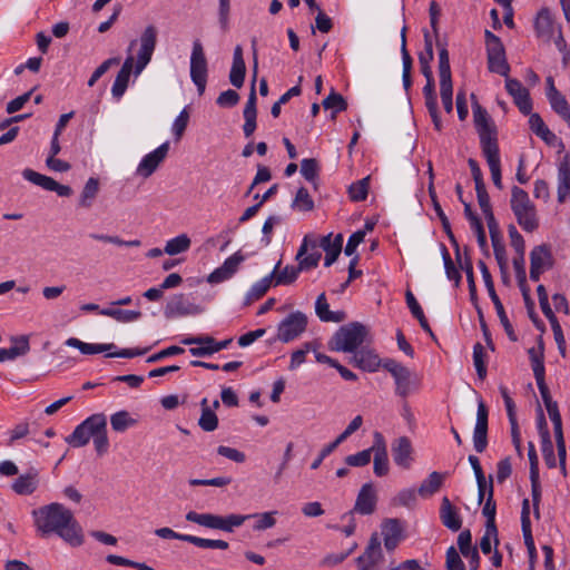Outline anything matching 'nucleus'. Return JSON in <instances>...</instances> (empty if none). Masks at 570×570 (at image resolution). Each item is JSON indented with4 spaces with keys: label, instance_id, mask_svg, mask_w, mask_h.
<instances>
[{
    "label": "nucleus",
    "instance_id": "obj_1",
    "mask_svg": "<svg viewBox=\"0 0 570 570\" xmlns=\"http://www.w3.org/2000/svg\"><path fill=\"white\" fill-rule=\"evenodd\" d=\"M35 527L41 537L57 534L71 547L83 543L82 528L73 513L61 503H50L32 511Z\"/></svg>",
    "mask_w": 570,
    "mask_h": 570
},
{
    "label": "nucleus",
    "instance_id": "obj_2",
    "mask_svg": "<svg viewBox=\"0 0 570 570\" xmlns=\"http://www.w3.org/2000/svg\"><path fill=\"white\" fill-rule=\"evenodd\" d=\"M510 205L518 224L523 230L532 233L539 227L535 205L525 190L513 186L511 189Z\"/></svg>",
    "mask_w": 570,
    "mask_h": 570
},
{
    "label": "nucleus",
    "instance_id": "obj_3",
    "mask_svg": "<svg viewBox=\"0 0 570 570\" xmlns=\"http://www.w3.org/2000/svg\"><path fill=\"white\" fill-rule=\"evenodd\" d=\"M367 328L358 322H353L340 327L330 341L332 351L356 352L366 341Z\"/></svg>",
    "mask_w": 570,
    "mask_h": 570
},
{
    "label": "nucleus",
    "instance_id": "obj_4",
    "mask_svg": "<svg viewBox=\"0 0 570 570\" xmlns=\"http://www.w3.org/2000/svg\"><path fill=\"white\" fill-rule=\"evenodd\" d=\"M158 39V29L155 24H147L142 32L139 36L138 40H131L128 47L130 51L137 43L139 45V49L137 51L136 58L134 57V73L135 76H139L144 69L151 61L153 55L155 52Z\"/></svg>",
    "mask_w": 570,
    "mask_h": 570
},
{
    "label": "nucleus",
    "instance_id": "obj_5",
    "mask_svg": "<svg viewBox=\"0 0 570 570\" xmlns=\"http://www.w3.org/2000/svg\"><path fill=\"white\" fill-rule=\"evenodd\" d=\"M383 553L381 542L376 534L370 539L365 551L356 559L357 570H373L382 560ZM389 570H420V564L416 560H406L399 566L392 567Z\"/></svg>",
    "mask_w": 570,
    "mask_h": 570
},
{
    "label": "nucleus",
    "instance_id": "obj_6",
    "mask_svg": "<svg viewBox=\"0 0 570 570\" xmlns=\"http://www.w3.org/2000/svg\"><path fill=\"white\" fill-rule=\"evenodd\" d=\"M383 367L391 373L395 381V393L402 397H406L420 386V379L407 367L394 360L384 362Z\"/></svg>",
    "mask_w": 570,
    "mask_h": 570
},
{
    "label": "nucleus",
    "instance_id": "obj_7",
    "mask_svg": "<svg viewBox=\"0 0 570 570\" xmlns=\"http://www.w3.org/2000/svg\"><path fill=\"white\" fill-rule=\"evenodd\" d=\"M106 415L102 413L92 414L76 426L73 432L66 438V442L73 448H81L88 444L99 429L104 428Z\"/></svg>",
    "mask_w": 570,
    "mask_h": 570
},
{
    "label": "nucleus",
    "instance_id": "obj_8",
    "mask_svg": "<svg viewBox=\"0 0 570 570\" xmlns=\"http://www.w3.org/2000/svg\"><path fill=\"white\" fill-rule=\"evenodd\" d=\"M473 119L479 134L482 151L488 150V148L499 147L495 127L493 126L487 110L478 104L473 106Z\"/></svg>",
    "mask_w": 570,
    "mask_h": 570
},
{
    "label": "nucleus",
    "instance_id": "obj_9",
    "mask_svg": "<svg viewBox=\"0 0 570 570\" xmlns=\"http://www.w3.org/2000/svg\"><path fill=\"white\" fill-rule=\"evenodd\" d=\"M479 267H480V271H481V274H482V277H483V281H484V285L488 289V293H489V296L495 307V311H497V314L500 318V323L502 324L508 337L512 341V342H515L518 340L515 333H514V330L512 327V324L510 323L505 312H504V308H503V305L499 298V296L497 295L495 293V289H494V284H493V279H492V276H491V273L489 271V268L487 267L485 263L483 261H480L479 262Z\"/></svg>",
    "mask_w": 570,
    "mask_h": 570
},
{
    "label": "nucleus",
    "instance_id": "obj_10",
    "mask_svg": "<svg viewBox=\"0 0 570 570\" xmlns=\"http://www.w3.org/2000/svg\"><path fill=\"white\" fill-rule=\"evenodd\" d=\"M307 327V316L299 311L286 316L277 327V340L288 343L301 336Z\"/></svg>",
    "mask_w": 570,
    "mask_h": 570
},
{
    "label": "nucleus",
    "instance_id": "obj_11",
    "mask_svg": "<svg viewBox=\"0 0 570 570\" xmlns=\"http://www.w3.org/2000/svg\"><path fill=\"white\" fill-rule=\"evenodd\" d=\"M190 78L199 95H203L207 83V59L199 41L193 43L190 56Z\"/></svg>",
    "mask_w": 570,
    "mask_h": 570
},
{
    "label": "nucleus",
    "instance_id": "obj_12",
    "mask_svg": "<svg viewBox=\"0 0 570 570\" xmlns=\"http://www.w3.org/2000/svg\"><path fill=\"white\" fill-rule=\"evenodd\" d=\"M317 248V239L306 235L295 257L302 271H307L318 265L321 253Z\"/></svg>",
    "mask_w": 570,
    "mask_h": 570
},
{
    "label": "nucleus",
    "instance_id": "obj_13",
    "mask_svg": "<svg viewBox=\"0 0 570 570\" xmlns=\"http://www.w3.org/2000/svg\"><path fill=\"white\" fill-rule=\"evenodd\" d=\"M169 151V142L165 141L151 153L147 154L137 167V175L148 178L150 177L160 164L166 159Z\"/></svg>",
    "mask_w": 570,
    "mask_h": 570
},
{
    "label": "nucleus",
    "instance_id": "obj_14",
    "mask_svg": "<svg viewBox=\"0 0 570 570\" xmlns=\"http://www.w3.org/2000/svg\"><path fill=\"white\" fill-rule=\"evenodd\" d=\"M373 471L377 476H384L390 471L386 442L382 433L374 432L372 444Z\"/></svg>",
    "mask_w": 570,
    "mask_h": 570
},
{
    "label": "nucleus",
    "instance_id": "obj_15",
    "mask_svg": "<svg viewBox=\"0 0 570 570\" xmlns=\"http://www.w3.org/2000/svg\"><path fill=\"white\" fill-rule=\"evenodd\" d=\"M22 176L26 180L40 186L46 190L55 191L61 197H69L72 194V189L69 186L61 185L53 178L39 174L30 168H26L22 171Z\"/></svg>",
    "mask_w": 570,
    "mask_h": 570
},
{
    "label": "nucleus",
    "instance_id": "obj_16",
    "mask_svg": "<svg viewBox=\"0 0 570 570\" xmlns=\"http://www.w3.org/2000/svg\"><path fill=\"white\" fill-rule=\"evenodd\" d=\"M488 407L483 401H479L476 423L473 431V445L478 453H482L488 445Z\"/></svg>",
    "mask_w": 570,
    "mask_h": 570
},
{
    "label": "nucleus",
    "instance_id": "obj_17",
    "mask_svg": "<svg viewBox=\"0 0 570 570\" xmlns=\"http://www.w3.org/2000/svg\"><path fill=\"white\" fill-rule=\"evenodd\" d=\"M244 259L245 257L240 254V252H236L230 257H228L222 266L208 275L207 282L210 284H219L229 279L237 272Z\"/></svg>",
    "mask_w": 570,
    "mask_h": 570
},
{
    "label": "nucleus",
    "instance_id": "obj_18",
    "mask_svg": "<svg viewBox=\"0 0 570 570\" xmlns=\"http://www.w3.org/2000/svg\"><path fill=\"white\" fill-rule=\"evenodd\" d=\"M505 88L509 95L513 97L514 104L519 110L529 115L532 109V102L528 89H525L518 79L505 77Z\"/></svg>",
    "mask_w": 570,
    "mask_h": 570
},
{
    "label": "nucleus",
    "instance_id": "obj_19",
    "mask_svg": "<svg viewBox=\"0 0 570 570\" xmlns=\"http://www.w3.org/2000/svg\"><path fill=\"white\" fill-rule=\"evenodd\" d=\"M376 507V493L371 483L364 484L356 498L354 508L352 511L360 514H372Z\"/></svg>",
    "mask_w": 570,
    "mask_h": 570
},
{
    "label": "nucleus",
    "instance_id": "obj_20",
    "mask_svg": "<svg viewBox=\"0 0 570 570\" xmlns=\"http://www.w3.org/2000/svg\"><path fill=\"white\" fill-rule=\"evenodd\" d=\"M412 444L409 438H397L392 444V455L396 465L409 469L412 464Z\"/></svg>",
    "mask_w": 570,
    "mask_h": 570
},
{
    "label": "nucleus",
    "instance_id": "obj_21",
    "mask_svg": "<svg viewBox=\"0 0 570 570\" xmlns=\"http://www.w3.org/2000/svg\"><path fill=\"white\" fill-rule=\"evenodd\" d=\"M558 202L564 203L570 198V155L567 154L558 165Z\"/></svg>",
    "mask_w": 570,
    "mask_h": 570
},
{
    "label": "nucleus",
    "instance_id": "obj_22",
    "mask_svg": "<svg viewBox=\"0 0 570 570\" xmlns=\"http://www.w3.org/2000/svg\"><path fill=\"white\" fill-rule=\"evenodd\" d=\"M195 312V306L184 294L174 295L166 304L165 316L175 318L186 316Z\"/></svg>",
    "mask_w": 570,
    "mask_h": 570
},
{
    "label": "nucleus",
    "instance_id": "obj_23",
    "mask_svg": "<svg viewBox=\"0 0 570 570\" xmlns=\"http://www.w3.org/2000/svg\"><path fill=\"white\" fill-rule=\"evenodd\" d=\"M317 244L318 247L323 248L325 252L324 265L328 267L337 259L342 252L343 236L342 234H337L332 238V234H328L323 236L320 242L317 240Z\"/></svg>",
    "mask_w": 570,
    "mask_h": 570
},
{
    "label": "nucleus",
    "instance_id": "obj_24",
    "mask_svg": "<svg viewBox=\"0 0 570 570\" xmlns=\"http://www.w3.org/2000/svg\"><path fill=\"white\" fill-rule=\"evenodd\" d=\"M135 70L134 68V56L129 55L121 66L120 70L118 71L116 79L114 81L111 94L115 98L119 99L124 96L128 83L130 73Z\"/></svg>",
    "mask_w": 570,
    "mask_h": 570
},
{
    "label": "nucleus",
    "instance_id": "obj_25",
    "mask_svg": "<svg viewBox=\"0 0 570 570\" xmlns=\"http://www.w3.org/2000/svg\"><path fill=\"white\" fill-rule=\"evenodd\" d=\"M246 75V65L243 57V48L238 45L234 49L233 65L229 72V81L236 87L240 88L244 85Z\"/></svg>",
    "mask_w": 570,
    "mask_h": 570
},
{
    "label": "nucleus",
    "instance_id": "obj_26",
    "mask_svg": "<svg viewBox=\"0 0 570 570\" xmlns=\"http://www.w3.org/2000/svg\"><path fill=\"white\" fill-rule=\"evenodd\" d=\"M39 485V473L37 470L31 469L26 474H21L12 483V490L19 495L32 494Z\"/></svg>",
    "mask_w": 570,
    "mask_h": 570
},
{
    "label": "nucleus",
    "instance_id": "obj_27",
    "mask_svg": "<svg viewBox=\"0 0 570 570\" xmlns=\"http://www.w3.org/2000/svg\"><path fill=\"white\" fill-rule=\"evenodd\" d=\"M440 519L443 525L451 531H459L462 527V520L448 497H444L441 501Z\"/></svg>",
    "mask_w": 570,
    "mask_h": 570
},
{
    "label": "nucleus",
    "instance_id": "obj_28",
    "mask_svg": "<svg viewBox=\"0 0 570 570\" xmlns=\"http://www.w3.org/2000/svg\"><path fill=\"white\" fill-rule=\"evenodd\" d=\"M315 313L322 322L341 323L346 318L343 311L332 312L324 293L320 294L315 302Z\"/></svg>",
    "mask_w": 570,
    "mask_h": 570
},
{
    "label": "nucleus",
    "instance_id": "obj_29",
    "mask_svg": "<svg viewBox=\"0 0 570 570\" xmlns=\"http://www.w3.org/2000/svg\"><path fill=\"white\" fill-rule=\"evenodd\" d=\"M448 476V473H441L438 471H433L429 474V476L422 481L417 489L419 495L422 498H430L443 487V483Z\"/></svg>",
    "mask_w": 570,
    "mask_h": 570
},
{
    "label": "nucleus",
    "instance_id": "obj_30",
    "mask_svg": "<svg viewBox=\"0 0 570 570\" xmlns=\"http://www.w3.org/2000/svg\"><path fill=\"white\" fill-rule=\"evenodd\" d=\"M351 363L367 372H374L380 366L379 356L373 351L366 348L356 351Z\"/></svg>",
    "mask_w": 570,
    "mask_h": 570
},
{
    "label": "nucleus",
    "instance_id": "obj_31",
    "mask_svg": "<svg viewBox=\"0 0 570 570\" xmlns=\"http://www.w3.org/2000/svg\"><path fill=\"white\" fill-rule=\"evenodd\" d=\"M186 520L204 528L222 530L223 515L189 511L186 514Z\"/></svg>",
    "mask_w": 570,
    "mask_h": 570
},
{
    "label": "nucleus",
    "instance_id": "obj_32",
    "mask_svg": "<svg viewBox=\"0 0 570 570\" xmlns=\"http://www.w3.org/2000/svg\"><path fill=\"white\" fill-rule=\"evenodd\" d=\"M483 156L487 159L488 166L490 168L492 181L495 187L502 189V178H501V161H500V153L499 147L497 148H488V150H483Z\"/></svg>",
    "mask_w": 570,
    "mask_h": 570
},
{
    "label": "nucleus",
    "instance_id": "obj_33",
    "mask_svg": "<svg viewBox=\"0 0 570 570\" xmlns=\"http://www.w3.org/2000/svg\"><path fill=\"white\" fill-rule=\"evenodd\" d=\"M534 29L538 37L550 39L553 32V19L549 9L543 8L538 12Z\"/></svg>",
    "mask_w": 570,
    "mask_h": 570
},
{
    "label": "nucleus",
    "instance_id": "obj_34",
    "mask_svg": "<svg viewBox=\"0 0 570 570\" xmlns=\"http://www.w3.org/2000/svg\"><path fill=\"white\" fill-rule=\"evenodd\" d=\"M530 266L546 271L552 266V255L547 245L535 246L530 253Z\"/></svg>",
    "mask_w": 570,
    "mask_h": 570
},
{
    "label": "nucleus",
    "instance_id": "obj_35",
    "mask_svg": "<svg viewBox=\"0 0 570 570\" xmlns=\"http://www.w3.org/2000/svg\"><path fill=\"white\" fill-rule=\"evenodd\" d=\"M66 345L78 348L82 354L91 355V354H98L102 352H110L112 348H115V344H90L85 343L76 337H70L66 341Z\"/></svg>",
    "mask_w": 570,
    "mask_h": 570
},
{
    "label": "nucleus",
    "instance_id": "obj_36",
    "mask_svg": "<svg viewBox=\"0 0 570 570\" xmlns=\"http://www.w3.org/2000/svg\"><path fill=\"white\" fill-rule=\"evenodd\" d=\"M279 266H281V261L276 264V266L274 267L273 272L268 276H266V277L262 278L261 281L256 282L250 287V289L247 293V299L248 301H257L262 296L265 295V293L269 289L272 284H274L273 278H274L276 272L278 271Z\"/></svg>",
    "mask_w": 570,
    "mask_h": 570
},
{
    "label": "nucleus",
    "instance_id": "obj_37",
    "mask_svg": "<svg viewBox=\"0 0 570 570\" xmlns=\"http://www.w3.org/2000/svg\"><path fill=\"white\" fill-rule=\"evenodd\" d=\"M202 414L198 420V425L206 432H213L218 426V417L214 410L208 406L207 399H203L200 402Z\"/></svg>",
    "mask_w": 570,
    "mask_h": 570
},
{
    "label": "nucleus",
    "instance_id": "obj_38",
    "mask_svg": "<svg viewBox=\"0 0 570 570\" xmlns=\"http://www.w3.org/2000/svg\"><path fill=\"white\" fill-rule=\"evenodd\" d=\"M191 245V240L186 234H180L167 240L164 252L167 255L174 256L187 252Z\"/></svg>",
    "mask_w": 570,
    "mask_h": 570
},
{
    "label": "nucleus",
    "instance_id": "obj_39",
    "mask_svg": "<svg viewBox=\"0 0 570 570\" xmlns=\"http://www.w3.org/2000/svg\"><path fill=\"white\" fill-rule=\"evenodd\" d=\"M99 191V181L97 178L90 177L79 198V206L81 208H89L92 205L94 199L96 198L97 194Z\"/></svg>",
    "mask_w": 570,
    "mask_h": 570
},
{
    "label": "nucleus",
    "instance_id": "obj_40",
    "mask_svg": "<svg viewBox=\"0 0 570 570\" xmlns=\"http://www.w3.org/2000/svg\"><path fill=\"white\" fill-rule=\"evenodd\" d=\"M492 482H493L492 476L490 475L488 498H487L485 504L482 509V514L487 518L485 527H489L490 530L492 528H497V525H495L497 505L493 500V483Z\"/></svg>",
    "mask_w": 570,
    "mask_h": 570
},
{
    "label": "nucleus",
    "instance_id": "obj_41",
    "mask_svg": "<svg viewBox=\"0 0 570 570\" xmlns=\"http://www.w3.org/2000/svg\"><path fill=\"white\" fill-rule=\"evenodd\" d=\"M488 67L491 72L499 73L503 77L509 76L510 66L505 58V51L488 56Z\"/></svg>",
    "mask_w": 570,
    "mask_h": 570
},
{
    "label": "nucleus",
    "instance_id": "obj_42",
    "mask_svg": "<svg viewBox=\"0 0 570 570\" xmlns=\"http://www.w3.org/2000/svg\"><path fill=\"white\" fill-rule=\"evenodd\" d=\"M548 100L553 111L558 114L564 121L570 119V105L560 91L549 96Z\"/></svg>",
    "mask_w": 570,
    "mask_h": 570
},
{
    "label": "nucleus",
    "instance_id": "obj_43",
    "mask_svg": "<svg viewBox=\"0 0 570 570\" xmlns=\"http://www.w3.org/2000/svg\"><path fill=\"white\" fill-rule=\"evenodd\" d=\"M299 272H302L299 265L297 267L287 265L282 271L278 269L273 278L274 286L294 283L297 279Z\"/></svg>",
    "mask_w": 570,
    "mask_h": 570
},
{
    "label": "nucleus",
    "instance_id": "obj_44",
    "mask_svg": "<svg viewBox=\"0 0 570 570\" xmlns=\"http://www.w3.org/2000/svg\"><path fill=\"white\" fill-rule=\"evenodd\" d=\"M439 51V73H440V83H451V68H450V60H449V52L445 46H441Z\"/></svg>",
    "mask_w": 570,
    "mask_h": 570
},
{
    "label": "nucleus",
    "instance_id": "obj_45",
    "mask_svg": "<svg viewBox=\"0 0 570 570\" xmlns=\"http://www.w3.org/2000/svg\"><path fill=\"white\" fill-rule=\"evenodd\" d=\"M185 542H189L203 549L226 550L229 547L228 542L224 540L204 539L191 534H187V538H185Z\"/></svg>",
    "mask_w": 570,
    "mask_h": 570
},
{
    "label": "nucleus",
    "instance_id": "obj_46",
    "mask_svg": "<svg viewBox=\"0 0 570 570\" xmlns=\"http://www.w3.org/2000/svg\"><path fill=\"white\" fill-rule=\"evenodd\" d=\"M528 354L531 361V366L534 376H541L544 374V364H543V343L540 340L538 347H531L528 350Z\"/></svg>",
    "mask_w": 570,
    "mask_h": 570
},
{
    "label": "nucleus",
    "instance_id": "obj_47",
    "mask_svg": "<svg viewBox=\"0 0 570 570\" xmlns=\"http://www.w3.org/2000/svg\"><path fill=\"white\" fill-rule=\"evenodd\" d=\"M370 176L353 183L348 188L350 198L353 202L365 200L368 194Z\"/></svg>",
    "mask_w": 570,
    "mask_h": 570
},
{
    "label": "nucleus",
    "instance_id": "obj_48",
    "mask_svg": "<svg viewBox=\"0 0 570 570\" xmlns=\"http://www.w3.org/2000/svg\"><path fill=\"white\" fill-rule=\"evenodd\" d=\"M110 424L114 431L124 432L136 424V420L130 417L127 411H119L111 415Z\"/></svg>",
    "mask_w": 570,
    "mask_h": 570
},
{
    "label": "nucleus",
    "instance_id": "obj_49",
    "mask_svg": "<svg viewBox=\"0 0 570 570\" xmlns=\"http://www.w3.org/2000/svg\"><path fill=\"white\" fill-rule=\"evenodd\" d=\"M292 207L299 212H311L314 208V202L306 188L301 187L297 190Z\"/></svg>",
    "mask_w": 570,
    "mask_h": 570
},
{
    "label": "nucleus",
    "instance_id": "obj_50",
    "mask_svg": "<svg viewBox=\"0 0 570 570\" xmlns=\"http://www.w3.org/2000/svg\"><path fill=\"white\" fill-rule=\"evenodd\" d=\"M89 237L98 242L114 244L117 246L139 247L141 245V242L139 239L122 240L120 237L114 235L92 233L89 235Z\"/></svg>",
    "mask_w": 570,
    "mask_h": 570
},
{
    "label": "nucleus",
    "instance_id": "obj_51",
    "mask_svg": "<svg viewBox=\"0 0 570 570\" xmlns=\"http://www.w3.org/2000/svg\"><path fill=\"white\" fill-rule=\"evenodd\" d=\"M277 512H264V513H253L249 514L250 519H256V523L253 525L255 531H263L269 528H273L276 524L275 514Z\"/></svg>",
    "mask_w": 570,
    "mask_h": 570
},
{
    "label": "nucleus",
    "instance_id": "obj_52",
    "mask_svg": "<svg viewBox=\"0 0 570 570\" xmlns=\"http://www.w3.org/2000/svg\"><path fill=\"white\" fill-rule=\"evenodd\" d=\"M322 105L325 109L334 110L333 117L335 116V112L343 111L347 108L346 100L341 94H337L334 90H332V92L323 100Z\"/></svg>",
    "mask_w": 570,
    "mask_h": 570
},
{
    "label": "nucleus",
    "instance_id": "obj_53",
    "mask_svg": "<svg viewBox=\"0 0 570 570\" xmlns=\"http://www.w3.org/2000/svg\"><path fill=\"white\" fill-rule=\"evenodd\" d=\"M318 171L320 166L316 159L305 158L301 161V174L306 180L314 183L318 176Z\"/></svg>",
    "mask_w": 570,
    "mask_h": 570
},
{
    "label": "nucleus",
    "instance_id": "obj_54",
    "mask_svg": "<svg viewBox=\"0 0 570 570\" xmlns=\"http://www.w3.org/2000/svg\"><path fill=\"white\" fill-rule=\"evenodd\" d=\"M189 122V112L187 108H184L179 115L174 120L171 130L176 138V141H179L188 126Z\"/></svg>",
    "mask_w": 570,
    "mask_h": 570
},
{
    "label": "nucleus",
    "instance_id": "obj_55",
    "mask_svg": "<svg viewBox=\"0 0 570 570\" xmlns=\"http://www.w3.org/2000/svg\"><path fill=\"white\" fill-rule=\"evenodd\" d=\"M94 445L99 455L105 454L109 448V441L107 436V417L104 422V428L99 429L92 436Z\"/></svg>",
    "mask_w": 570,
    "mask_h": 570
},
{
    "label": "nucleus",
    "instance_id": "obj_56",
    "mask_svg": "<svg viewBox=\"0 0 570 570\" xmlns=\"http://www.w3.org/2000/svg\"><path fill=\"white\" fill-rule=\"evenodd\" d=\"M473 363L478 373V376L481 380H484L487 376V366L484 362V348L480 343H476L473 346Z\"/></svg>",
    "mask_w": 570,
    "mask_h": 570
},
{
    "label": "nucleus",
    "instance_id": "obj_57",
    "mask_svg": "<svg viewBox=\"0 0 570 570\" xmlns=\"http://www.w3.org/2000/svg\"><path fill=\"white\" fill-rule=\"evenodd\" d=\"M403 528L397 519H387L382 525L383 538L402 539Z\"/></svg>",
    "mask_w": 570,
    "mask_h": 570
},
{
    "label": "nucleus",
    "instance_id": "obj_58",
    "mask_svg": "<svg viewBox=\"0 0 570 570\" xmlns=\"http://www.w3.org/2000/svg\"><path fill=\"white\" fill-rule=\"evenodd\" d=\"M442 255H443L444 267H445V273H446L448 278L450 281H454L455 286H459V284L461 282V274L458 271V268L455 267V265L453 264L451 256L445 246H442Z\"/></svg>",
    "mask_w": 570,
    "mask_h": 570
},
{
    "label": "nucleus",
    "instance_id": "obj_59",
    "mask_svg": "<svg viewBox=\"0 0 570 570\" xmlns=\"http://www.w3.org/2000/svg\"><path fill=\"white\" fill-rule=\"evenodd\" d=\"M372 446L355 454L347 455L345 462L350 466H365L371 462Z\"/></svg>",
    "mask_w": 570,
    "mask_h": 570
},
{
    "label": "nucleus",
    "instance_id": "obj_60",
    "mask_svg": "<svg viewBox=\"0 0 570 570\" xmlns=\"http://www.w3.org/2000/svg\"><path fill=\"white\" fill-rule=\"evenodd\" d=\"M248 519H250V515L247 514H228L223 517L222 531L233 532L235 528L243 525Z\"/></svg>",
    "mask_w": 570,
    "mask_h": 570
},
{
    "label": "nucleus",
    "instance_id": "obj_61",
    "mask_svg": "<svg viewBox=\"0 0 570 570\" xmlns=\"http://www.w3.org/2000/svg\"><path fill=\"white\" fill-rule=\"evenodd\" d=\"M230 0H218V21L223 31L229 28Z\"/></svg>",
    "mask_w": 570,
    "mask_h": 570
},
{
    "label": "nucleus",
    "instance_id": "obj_62",
    "mask_svg": "<svg viewBox=\"0 0 570 570\" xmlns=\"http://www.w3.org/2000/svg\"><path fill=\"white\" fill-rule=\"evenodd\" d=\"M487 56L505 51L499 37L485 30Z\"/></svg>",
    "mask_w": 570,
    "mask_h": 570
},
{
    "label": "nucleus",
    "instance_id": "obj_63",
    "mask_svg": "<svg viewBox=\"0 0 570 570\" xmlns=\"http://www.w3.org/2000/svg\"><path fill=\"white\" fill-rule=\"evenodd\" d=\"M511 246L515 249L517 254L524 256L525 245L522 235L518 232L514 225L508 228Z\"/></svg>",
    "mask_w": 570,
    "mask_h": 570
},
{
    "label": "nucleus",
    "instance_id": "obj_64",
    "mask_svg": "<svg viewBox=\"0 0 570 570\" xmlns=\"http://www.w3.org/2000/svg\"><path fill=\"white\" fill-rule=\"evenodd\" d=\"M445 566L446 570H465L464 563L454 547H450L446 551Z\"/></svg>",
    "mask_w": 570,
    "mask_h": 570
}]
</instances>
